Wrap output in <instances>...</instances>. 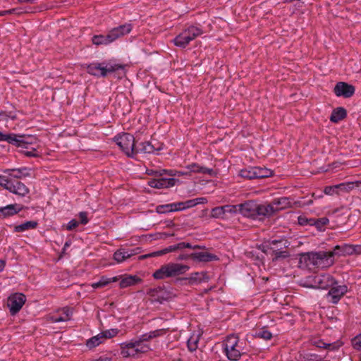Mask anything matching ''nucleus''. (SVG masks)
Segmentation results:
<instances>
[{
  "instance_id": "c85d7f7f",
  "label": "nucleus",
  "mask_w": 361,
  "mask_h": 361,
  "mask_svg": "<svg viewBox=\"0 0 361 361\" xmlns=\"http://www.w3.org/2000/svg\"><path fill=\"white\" fill-rule=\"evenodd\" d=\"M38 225L36 221H28L14 227V231L17 233L23 232L26 230L34 229Z\"/></svg>"
},
{
  "instance_id": "864d4df0",
  "label": "nucleus",
  "mask_w": 361,
  "mask_h": 361,
  "mask_svg": "<svg viewBox=\"0 0 361 361\" xmlns=\"http://www.w3.org/2000/svg\"><path fill=\"white\" fill-rule=\"evenodd\" d=\"M224 209L225 214L229 213V214H236L239 212V207H238V204L236 205H224Z\"/></svg>"
},
{
  "instance_id": "4be33fe9",
  "label": "nucleus",
  "mask_w": 361,
  "mask_h": 361,
  "mask_svg": "<svg viewBox=\"0 0 361 361\" xmlns=\"http://www.w3.org/2000/svg\"><path fill=\"white\" fill-rule=\"evenodd\" d=\"M184 280L188 281L190 284L201 283L202 281H208L209 276L206 271L195 272L188 278H184Z\"/></svg>"
},
{
  "instance_id": "58836bf2",
  "label": "nucleus",
  "mask_w": 361,
  "mask_h": 361,
  "mask_svg": "<svg viewBox=\"0 0 361 361\" xmlns=\"http://www.w3.org/2000/svg\"><path fill=\"white\" fill-rule=\"evenodd\" d=\"M271 255L274 256L272 258V261L276 262L279 259H286V258H288V257H290V252L288 251L287 249H284V250L271 253Z\"/></svg>"
},
{
  "instance_id": "c03bdc74",
  "label": "nucleus",
  "mask_w": 361,
  "mask_h": 361,
  "mask_svg": "<svg viewBox=\"0 0 361 361\" xmlns=\"http://www.w3.org/2000/svg\"><path fill=\"white\" fill-rule=\"evenodd\" d=\"M114 259L118 263L123 262L127 259L126 257L125 249L121 248L116 250L114 254Z\"/></svg>"
},
{
  "instance_id": "6e6552de",
  "label": "nucleus",
  "mask_w": 361,
  "mask_h": 361,
  "mask_svg": "<svg viewBox=\"0 0 361 361\" xmlns=\"http://www.w3.org/2000/svg\"><path fill=\"white\" fill-rule=\"evenodd\" d=\"M133 29V25L130 23H125L123 25H119L116 27L111 29L109 32V38H110L113 42L116 39L128 34Z\"/></svg>"
},
{
  "instance_id": "7ed1b4c3",
  "label": "nucleus",
  "mask_w": 361,
  "mask_h": 361,
  "mask_svg": "<svg viewBox=\"0 0 361 361\" xmlns=\"http://www.w3.org/2000/svg\"><path fill=\"white\" fill-rule=\"evenodd\" d=\"M202 34L200 28L195 26H190L177 35L173 42L176 47L185 48L191 41Z\"/></svg>"
},
{
  "instance_id": "0e129e2a",
  "label": "nucleus",
  "mask_w": 361,
  "mask_h": 361,
  "mask_svg": "<svg viewBox=\"0 0 361 361\" xmlns=\"http://www.w3.org/2000/svg\"><path fill=\"white\" fill-rule=\"evenodd\" d=\"M336 190H337V188H335V185L326 186V187H325V188L324 190V192L326 195H331L334 192H337Z\"/></svg>"
},
{
  "instance_id": "4d7b16f0",
  "label": "nucleus",
  "mask_w": 361,
  "mask_h": 361,
  "mask_svg": "<svg viewBox=\"0 0 361 361\" xmlns=\"http://www.w3.org/2000/svg\"><path fill=\"white\" fill-rule=\"evenodd\" d=\"M24 11H20V8H12L7 11H0V16H3L7 14H16V15H20L22 13H24Z\"/></svg>"
},
{
  "instance_id": "680f3d73",
  "label": "nucleus",
  "mask_w": 361,
  "mask_h": 361,
  "mask_svg": "<svg viewBox=\"0 0 361 361\" xmlns=\"http://www.w3.org/2000/svg\"><path fill=\"white\" fill-rule=\"evenodd\" d=\"M79 218L80 224L85 225L88 223L87 213L86 212H80L79 213Z\"/></svg>"
},
{
  "instance_id": "a18cd8bd",
  "label": "nucleus",
  "mask_w": 361,
  "mask_h": 361,
  "mask_svg": "<svg viewBox=\"0 0 361 361\" xmlns=\"http://www.w3.org/2000/svg\"><path fill=\"white\" fill-rule=\"evenodd\" d=\"M224 214V206L214 207L211 211V216L213 218H221Z\"/></svg>"
},
{
  "instance_id": "412c9836",
  "label": "nucleus",
  "mask_w": 361,
  "mask_h": 361,
  "mask_svg": "<svg viewBox=\"0 0 361 361\" xmlns=\"http://www.w3.org/2000/svg\"><path fill=\"white\" fill-rule=\"evenodd\" d=\"M171 277H175L185 273L189 270L190 267L178 263H169Z\"/></svg>"
},
{
  "instance_id": "a878e982",
  "label": "nucleus",
  "mask_w": 361,
  "mask_h": 361,
  "mask_svg": "<svg viewBox=\"0 0 361 361\" xmlns=\"http://www.w3.org/2000/svg\"><path fill=\"white\" fill-rule=\"evenodd\" d=\"M347 116V111L343 107L334 109L330 116V121L333 123H338Z\"/></svg>"
},
{
  "instance_id": "dca6fc26",
  "label": "nucleus",
  "mask_w": 361,
  "mask_h": 361,
  "mask_svg": "<svg viewBox=\"0 0 361 361\" xmlns=\"http://www.w3.org/2000/svg\"><path fill=\"white\" fill-rule=\"evenodd\" d=\"M23 207L18 204H9L0 207V218L4 219L7 216L18 214L23 209Z\"/></svg>"
},
{
  "instance_id": "de8ad7c7",
  "label": "nucleus",
  "mask_w": 361,
  "mask_h": 361,
  "mask_svg": "<svg viewBox=\"0 0 361 361\" xmlns=\"http://www.w3.org/2000/svg\"><path fill=\"white\" fill-rule=\"evenodd\" d=\"M12 181L13 180L8 179L4 176H0V185L8 191L11 190Z\"/></svg>"
},
{
  "instance_id": "052dcab7",
  "label": "nucleus",
  "mask_w": 361,
  "mask_h": 361,
  "mask_svg": "<svg viewBox=\"0 0 361 361\" xmlns=\"http://www.w3.org/2000/svg\"><path fill=\"white\" fill-rule=\"evenodd\" d=\"M179 245H180V250L183 249V248H192V249H200L202 248V247L200 245H194L192 246L190 243H185V242H181V243H179Z\"/></svg>"
},
{
  "instance_id": "5701e85b",
  "label": "nucleus",
  "mask_w": 361,
  "mask_h": 361,
  "mask_svg": "<svg viewBox=\"0 0 361 361\" xmlns=\"http://www.w3.org/2000/svg\"><path fill=\"white\" fill-rule=\"evenodd\" d=\"M274 204V212L290 207L291 202L288 197H283L279 199L274 200L271 202Z\"/></svg>"
},
{
  "instance_id": "13d9d810",
  "label": "nucleus",
  "mask_w": 361,
  "mask_h": 361,
  "mask_svg": "<svg viewBox=\"0 0 361 361\" xmlns=\"http://www.w3.org/2000/svg\"><path fill=\"white\" fill-rule=\"evenodd\" d=\"M140 250L141 248L140 247H135L134 249H125V254H126V257L127 259L131 257L133 255H135L138 253L140 252Z\"/></svg>"
},
{
  "instance_id": "603ef678",
  "label": "nucleus",
  "mask_w": 361,
  "mask_h": 361,
  "mask_svg": "<svg viewBox=\"0 0 361 361\" xmlns=\"http://www.w3.org/2000/svg\"><path fill=\"white\" fill-rule=\"evenodd\" d=\"M298 224L301 226L311 225L313 226L314 219H307L304 216H300L298 218Z\"/></svg>"
},
{
  "instance_id": "4468645a",
  "label": "nucleus",
  "mask_w": 361,
  "mask_h": 361,
  "mask_svg": "<svg viewBox=\"0 0 361 361\" xmlns=\"http://www.w3.org/2000/svg\"><path fill=\"white\" fill-rule=\"evenodd\" d=\"M192 259L198 262H209L219 260V257L214 254L207 252H192Z\"/></svg>"
},
{
  "instance_id": "f704fd0d",
  "label": "nucleus",
  "mask_w": 361,
  "mask_h": 361,
  "mask_svg": "<svg viewBox=\"0 0 361 361\" xmlns=\"http://www.w3.org/2000/svg\"><path fill=\"white\" fill-rule=\"evenodd\" d=\"M27 171L26 168H22V169H8L5 172H9V175L15 178H21L22 177L28 176V173H25Z\"/></svg>"
},
{
  "instance_id": "79ce46f5",
  "label": "nucleus",
  "mask_w": 361,
  "mask_h": 361,
  "mask_svg": "<svg viewBox=\"0 0 361 361\" xmlns=\"http://www.w3.org/2000/svg\"><path fill=\"white\" fill-rule=\"evenodd\" d=\"M20 135L16 134H7L5 141H7L9 144H12L18 147H19V142H20Z\"/></svg>"
},
{
  "instance_id": "f8f14e48",
  "label": "nucleus",
  "mask_w": 361,
  "mask_h": 361,
  "mask_svg": "<svg viewBox=\"0 0 361 361\" xmlns=\"http://www.w3.org/2000/svg\"><path fill=\"white\" fill-rule=\"evenodd\" d=\"M347 291L348 287L345 285L333 286L328 293V297L331 298L332 303L336 304Z\"/></svg>"
},
{
  "instance_id": "423d86ee",
  "label": "nucleus",
  "mask_w": 361,
  "mask_h": 361,
  "mask_svg": "<svg viewBox=\"0 0 361 361\" xmlns=\"http://www.w3.org/2000/svg\"><path fill=\"white\" fill-rule=\"evenodd\" d=\"M26 300L25 295L23 293H16L11 295L8 299V305L10 307V312L12 315L18 313Z\"/></svg>"
},
{
  "instance_id": "ea45409f",
  "label": "nucleus",
  "mask_w": 361,
  "mask_h": 361,
  "mask_svg": "<svg viewBox=\"0 0 361 361\" xmlns=\"http://www.w3.org/2000/svg\"><path fill=\"white\" fill-rule=\"evenodd\" d=\"M176 205H173V204H161L158 205L156 207V212L159 214H166L171 212H175L173 208H175Z\"/></svg>"
},
{
  "instance_id": "bf43d9fd",
  "label": "nucleus",
  "mask_w": 361,
  "mask_h": 361,
  "mask_svg": "<svg viewBox=\"0 0 361 361\" xmlns=\"http://www.w3.org/2000/svg\"><path fill=\"white\" fill-rule=\"evenodd\" d=\"M352 345L356 350H361V334L352 339Z\"/></svg>"
},
{
  "instance_id": "9d476101",
  "label": "nucleus",
  "mask_w": 361,
  "mask_h": 361,
  "mask_svg": "<svg viewBox=\"0 0 361 361\" xmlns=\"http://www.w3.org/2000/svg\"><path fill=\"white\" fill-rule=\"evenodd\" d=\"M314 286L321 289H326L336 283L334 279L329 274L317 275L314 276Z\"/></svg>"
},
{
  "instance_id": "b1692460",
  "label": "nucleus",
  "mask_w": 361,
  "mask_h": 361,
  "mask_svg": "<svg viewBox=\"0 0 361 361\" xmlns=\"http://www.w3.org/2000/svg\"><path fill=\"white\" fill-rule=\"evenodd\" d=\"M141 281L142 279L135 275H128L121 279L119 283V286L121 288H125L139 283Z\"/></svg>"
},
{
  "instance_id": "0eeeda50",
  "label": "nucleus",
  "mask_w": 361,
  "mask_h": 361,
  "mask_svg": "<svg viewBox=\"0 0 361 361\" xmlns=\"http://www.w3.org/2000/svg\"><path fill=\"white\" fill-rule=\"evenodd\" d=\"M355 91L353 85L345 82H338L334 88V92L337 97H343L345 98L351 97Z\"/></svg>"
},
{
  "instance_id": "6e6d98bb",
  "label": "nucleus",
  "mask_w": 361,
  "mask_h": 361,
  "mask_svg": "<svg viewBox=\"0 0 361 361\" xmlns=\"http://www.w3.org/2000/svg\"><path fill=\"white\" fill-rule=\"evenodd\" d=\"M117 333L118 331L116 329H111L102 332L101 335L103 339L105 340L106 338H110L115 336Z\"/></svg>"
},
{
  "instance_id": "72a5a7b5",
  "label": "nucleus",
  "mask_w": 361,
  "mask_h": 361,
  "mask_svg": "<svg viewBox=\"0 0 361 361\" xmlns=\"http://www.w3.org/2000/svg\"><path fill=\"white\" fill-rule=\"evenodd\" d=\"M19 147L27 148L28 145H32L36 140V137L32 135H20Z\"/></svg>"
},
{
  "instance_id": "5fc2aeb1",
  "label": "nucleus",
  "mask_w": 361,
  "mask_h": 361,
  "mask_svg": "<svg viewBox=\"0 0 361 361\" xmlns=\"http://www.w3.org/2000/svg\"><path fill=\"white\" fill-rule=\"evenodd\" d=\"M165 174H167L169 176H176V173L173 170L168 171V170H165V169H161V170H157L155 171L156 177H161L162 176H164Z\"/></svg>"
},
{
  "instance_id": "3c124183",
  "label": "nucleus",
  "mask_w": 361,
  "mask_h": 361,
  "mask_svg": "<svg viewBox=\"0 0 361 361\" xmlns=\"http://www.w3.org/2000/svg\"><path fill=\"white\" fill-rule=\"evenodd\" d=\"M335 188H337V189H339L342 191L348 192L353 188V183L348 182L340 183L338 185H335Z\"/></svg>"
},
{
  "instance_id": "ddd939ff",
  "label": "nucleus",
  "mask_w": 361,
  "mask_h": 361,
  "mask_svg": "<svg viewBox=\"0 0 361 361\" xmlns=\"http://www.w3.org/2000/svg\"><path fill=\"white\" fill-rule=\"evenodd\" d=\"M147 294L152 297L154 301L159 302H162L169 298V293L166 292L164 287L161 286L149 289Z\"/></svg>"
},
{
  "instance_id": "69168bd1",
  "label": "nucleus",
  "mask_w": 361,
  "mask_h": 361,
  "mask_svg": "<svg viewBox=\"0 0 361 361\" xmlns=\"http://www.w3.org/2000/svg\"><path fill=\"white\" fill-rule=\"evenodd\" d=\"M164 333V329H158V330L152 331L149 333V338H152L159 336L162 335Z\"/></svg>"
},
{
  "instance_id": "e433bc0d",
  "label": "nucleus",
  "mask_w": 361,
  "mask_h": 361,
  "mask_svg": "<svg viewBox=\"0 0 361 361\" xmlns=\"http://www.w3.org/2000/svg\"><path fill=\"white\" fill-rule=\"evenodd\" d=\"M255 178H264L269 177L272 171L266 168L255 167Z\"/></svg>"
},
{
  "instance_id": "9b49d317",
  "label": "nucleus",
  "mask_w": 361,
  "mask_h": 361,
  "mask_svg": "<svg viewBox=\"0 0 361 361\" xmlns=\"http://www.w3.org/2000/svg\"><path fill=\"white\" fill-rule=\"evenodd\" d=\"M178 181L177 179L173 178H161L158 179H152L148 182V185L153 188H168L175 185Z\"/></svg>"
},
{
  "instance_id": "1a4fd4ad",
  "label": "nucleus",
  "mask_w": 361,
  "mask_h": 361,
  "mask_svg": "<svg viewBox=\"0 0 361 361\" xmlns=\"http://www.w3.org/2000/svg\"><path fill=\"white\" fill-rule=\"evenodd\" d=\"M238 207H239V213L244 216L256 219L257 202L248 201L238 204Z\"/></svg>"
},
{
  "instance_id": "20e7f679",
  "label": "nucleus",
  "mask_w": 361,
  "mask_h": 361,
  "mask_svg": "<svg viewBox=\"0 0 361 361\" xmlns=\"http://www.w3.org/2000/svg\"><path fill=\"white\" fill-rule=\"evenodd\" d=\"M115 141L128 157H133L135 155V141L133 135L124 133L116 136Z\"/></svg>"
},
{
  "instance_id": "aec40b11",
  "label": "nucleus",
  "mask_w": 361,
  "mask_h": 361,
  "mask_svg": "<svg viewBox=\"0 0 361 361\" xmlns=\"http://www.w3.org/2000/svg\"><path fill=\"white\" fill-rule=\"evenodd\" d=\"M274 212V204H259L257 203L256 218L259 216H271Z\"/></svg>"
},
{
  "instance_id": "e2e57ef3",
  "label": "nucleus",
  "mask_w": 361,
  "mask_h": 361,
  "mask_svg": "<svg viewBox=\"0 0 361 361\" xmlns=\"http://www.w3.org/2000/svg\"><path fill=\"white\" fill-rule=\"evenodd\" d=\"M79 225V222L76 221L75 219H72L68 222V224L66 226V229L68 231H72L76 227H78Z\"/></svg>"
},
{
  "instance_id": "39448f33",
  "label": "nucleus",
  "mask_w": 361,
  "mask_h": 361,
  "mask_svg": "<svg viewBox=\"0 0 361 361\" xmlns=\"http://www.w3.org/2000/svg\"><path fill=\"white\" fill-rule=\"evenodd\" d=\"M148 347L142 344V341L123 343L121 344V355L124 357L135 356L140 353H145Z\"/></svg>"
},
{
  "instance_id": "2f4dec72",
  "label": "nucleus",
  "mask_w": 361,
  "mask_h": 361,
  "mask_svg": "<svg viewBox=\"0 0 361 361\" xmlns=\"http://www.w3.org/2000/svg\"><path fill=\"white\" fill-rule=\"evenodd\" d=\"M109 33L106 35H94L92 37V42L95 45H106L112 42L111 39L108 37Z\"/></svg>"
},
{
  "instance_id": "a19ab883",
  "label": "nucleus",
  "mask_w": 361,
  "mask_h": 361,
  "mask_svg": "<svg viewBox=\"0 0 361 361\" xmlns=\"http://www.w3.org/2000/svg\"><path fill=\"white\" fill-rule=\"evenodd\" d=\"M255 167L250 168L249 169H242L240 171V175L241 177L247 179H254L255 178Z\"/></svg>"
},
{
  "instance_id": "8fccbe9b",
  "label": "nucleus",
  "mask_w": 361,
  "mask_h": 361,
  "mask_svg": "<svg viewBox=\"0 0 361 361\" xmlns=\"http://www.w3.org/2000/svg\"><path fill=\"white\" fill-rule=\"evenodd\" d=\"M257 335L264 340H270L272 338V334L264 328L261 329Z\"/></svg>"
},
{
  "instance_id": "bb28decb",
  "label": "nucleus",
  "mask_w": 361,
  "mask_h": 361,
  "mask_svg": "<svg viewBox=\"0 0 361 361\" xmlns=\"http://www.w3.org/2000/svg\"><path fill=\"white\" fill-rule=\"evenodd\" d=\"M62 315L61 316H53L51 317L52 322L57 323L61 322H66L71 319L73 314L72 310L68 307H65L62 310Z\"/></svg>"
},
{
  "instance_id": "6ab92c4d",
  "label": "nucleus",
  "mask_w": 361,
  "mask_h": 361,
  "mask_svg": "<svg viewBox=\"0 0 361 361\" xmlns=\"http://www.w3.org/2000/svg\"><path fill=\"white\" fill-rule=\"evenodd\" d=\"M178 250H180L179 243H178L176 245L169 246L168 247H166V248L162 249V250H159V251H155V252H152L149 253V254L141 255V256L139 257V259H147V258H149V257H159V256L164 255L167 254V253L171 252L176 251Z\"/></svg>"
},
{
  "instance_id": "774afa93",
  "label": "nucleus",
  "mask_w": 361,
  "mask_h": 361,
  "mask_svg": "<svg viewBox=\"0 0 361 361\" xmlns=\"http://www.w3.org/2000/svg\"><path fill=\"white\" fill-rule=\"evenodd\" d=\"M188 259H192V253L190 254H180L177 257V260H187Z\"/></svg>"
},
{
  "instance_id": "c756f323",
  "label": "nucleus",
  "mask_w": 361,
  "mask_h": 361,
  "mask_svg": "<svg viewBox=\"0 0 361 361\" xmlns=\"http://www.w3.org/2000/svg\"><path fill=\"white\" fill-rule=\"evenodd\" d=\"M241 348L239 347H233V348H229L228 350H225L227 357L230 360L237 361L241 357Z\"/></svg>"
},
{
  "instance_id": "f257e3e1",
  "label": "nucleus",
  "mask_w": 361,
  "mask_h": 361,
  "mask_svg": "<svg viewBox=\"0 0 361 361\" xmlns=\"http://www.w3.org/2000/svg\"><path fill=\"white\" fill-rule=\"evenodd\" d=\"M307 265H312L320 269L330 267L335 263V259L331 251L312 252L304 255Z\"/></svg>"
},
{
  "instance_id": "49530a36",
  "label": "nucleus",
  "mask_w": 361,
  "mask_h": 361,
  "mask_svg": "<svg viewBox=\"0 0 361 361\" xmlns=\"http://www.w3.org/2000/svg\"><path fill=\"white\" fill-rule=\"evenodd\" d=\"M110 283H111V279H109V278L102 276V277H101L100 280L98 282L92 283V286L94 288H99L104 287V286H107L108 284H109Z\"/></svg>"
},
{
  "instance_id": "f03ea898",
  "label": "nucleus",
  "mask_w": 361,
  "mask_h": 361,
  "mask_svg": "<svg viewBox=\"0 0 361 361\" xmlns=\"http://www.w3.org/2000/svg\"><path fill=\"white\" fill-rule=\"evenodd\" d=\"M118 70H124V66L121 64L111 63L110 62L93 63L87 66L88 73L95 75L106 77L108 73L116 72Z\"/></svg>"
},
{
  "instance_id": "473e14b6",
  "label": "nucleus",
  "mask_w": 361,
  "mask_h": 361,
  "mask_svg": "<svg viewBox=\"0 0 361 361\" xmlns=\"http://www.w3.org/2000/svg\"><path fill=\"white\" fill-rule=\"evenodd\" d=\"M224 350L233 348V347H239L238 337L234 334L227 336L224 343Z\"/></svg>"
},
{
  "instance_id": "393cba45",
  "label": "nucleus",
  "mask_w": 361,
  "mask_h": 361,
  "mask_svg": "<svg viewBox=\"0 0 361 361\" xmlns=\"http://www.w3.org/2000/svg\"><path fill=\"white\" fill-rule=\"evenodd\" d=\"M160 147H155L150 142L145 141L139 144L135 149V154L137 153H153L155 150H159Z\"/></svg>"
},
{
  "instance_id": "f3484780",
  "label": "nucleus",
  "mask_w": 361,
  "mask_h": 361,
  "mask_svg": "<svg viewBox=\"0 0 361 361\" xmlns=\"http://www.w3.org/2000/svg\"><path fill=\"white\" fill-rule=\"evenodd\" d=\"M290 243L286 239L274 240L269 242L267 247L271 251V253L288 249Z\"/></svg>"
},
{
  "instance_id": "a211bd4d",
  "label": "nucleus",
  "mask_w": 361,
  "mask_h": 361,
  "mask_svg": "<svg viewBox=\"0 0 361 361\" xmlns=\"http://www.w3.org/2000/svg\"><path fill=\"white\" fill-rule=\"evenodd\" d=\"M11 192H13L19 196L24 197L29 193V188L22 182L14 180L12 181V185L10 190Z\"/></svg>"
},
{
  "instance_id": "7c9ffc66",
  "label": "nucleus",
  "mask_w": 361,
  "mask_h": 361,
  "mask_svg": "<svg viewBox=\"0 0 361 361\" xmlns=\"http://www.w3.org/2000/svg\"><path fill=\"white\" fill-rule=\"evenodd\" d=\"M190 172H195V173H201L203 174H209L212 175L214 173V171L212 169H208L204 166H200L197 164H192L187 167Z\"/></svg>"
},
{
  "instance_id": "09e8293b",
  "label": "nucleus",
  "mask_w": 361,
  "mask_h": 361,
  "mask_svg": "<svg viewBox=\"0 0 361 361\" xmlns=\"http://www.w3.org/2000/svg\"><path fill=\"white\" fill-rule=\"evenodd\" d=\"M329 223V219L326 217L319 218L317 219H314V226L318 229L321 230L323 226Z\"/></svg>"
},
{
  "instance_id": "4c0bfd02",
  "label": "nucleus",
  "mask_w": 361,
  "mask_h": 361,
  "mask_svg": "<svg viewBox=\"0 0 361 361\" xmlns=\"http://www.w3.org/2000/svg\"><path fill=\"white\" fill-rule=\"evenodd\" d=\"M104 341V339L101 335V334L92 337L89 340L87 341L86 345L89 348H94L99 345Z\"/></svg>"
},
{
  "instance_id": "338daca9",
  "label": "nucleus",
  "mask_w": 361,
  "mask_h": 361,
  "mask_svg": "<svg viewBox=\"0 0 361 361\" xmlns=\"http://www.w3.org/2000/svg\"><path fill=\"white\" fill-rule=\"evenodd\" d=\"M352 255H361V245H352Z\"/></svg>"
},
{
  "instance_id": "cd10ccee",
  "label": "nucleus",
  "mask_w": 361,
  "mask_h": 361,
  "mask_svg": "<svg viewBox=\"0 0 361 361\" xmlns=\"http://www.w3.org/2000/svg\"><path fill=\"white\" fill-rule=\"evenodd\" d=\"M153 277L156 279H164L165 278H170V270L169 264H164L157 269L154 274Z\"/></svg>"
},
{
  "instance_id": "c9c22d12",
  "label": "nucleus",
  "mask_w": 361,
  "mask_h": 361,
  "mask_svg": "<svg viewBox=\"0 0 361 361\" xmlns=\"http://www.w3.org/2000/svg\"><path fill=\"white\" fill-rule=\"evenodd\" d=\"M207 200L204 197H198L192 200H188L187 201L183 202V208H185V209L191 208L200 204H205L207 203Z\"/></svg>"
},
{
  "instance_id": "37998d69",
  "label": "nucleus",
  "mask_w": 361,
  "mask_h": 361,
  "mask_svg": "<svg viewBox=\"0 0 361 361\" xmlns=\"http://www.w3.org/2000/svg\"><path fill=\"white\" fill-rule=\"evenodd\" d=\"M314 344L318 348H326L329 350H334L338 347L336 345V343H326L322 340L315 341Z\"/></svg>"
},
{
  "instance_id": "2eb2a0df",
  "label": "nucleus",
  "mask_w": 361,
  "mask_h": 361,
  "mask_svg": "<svg viewBox=\"0 0 361 361\" xmlns=\"http://www.w3.org/2000/svg\"><path fill=\"white\" fill-rule=\"evenodd\" d=\"M352 251V245L346 243L337 245L334 247L332 250H331L334 259L335 257L351 255Z\"/></svg>"
}]
</instances>
